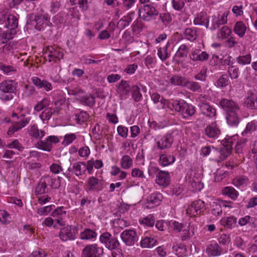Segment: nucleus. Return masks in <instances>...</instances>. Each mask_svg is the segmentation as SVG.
<instances>
[{
	"instance_id": "28",
	"label": "nucleus",
	"mask_w": 257,
	"mask_h": 257,
	"mask_svg": "<svg viewBox=\"0 0 257 257\" xmlns=\"http://www.w3.org/2000/svg\"><path fill=\"white\" fill-rule=\"evenodd\" d=\"M157 243V240L152 236H149L146 234L142 238L140 245L142 247L144 248H151Z\"/></svg>"
},
{
	"instance_id": "49",
	"label": "nucleus",
	"mask_w": 257,
	"mask_h": 257,
	"mask_svg": "<svg viewBox=\"0 0 257 257\" xmlns=\"http://www.w3.org/2000/svg\"><path fill=\"white\" fill-rule=\"evenodd\" d=\"M163 198L162 195L160 193H153L148 197V201L149 203L158 205Z\"/></svg>"
},
{
	"instance_id": "9",
	"label": "nucleus",
	"mask_w": 257,
	"mask_h": 257,
	"mask_svg": "<svg viewBox=\"0 0 257 257\" xmlns=\"http://www.w3.org/2000/svg\"><path fill=\"white\" fill-rule=\"evenodd\" d=\"M157 148L161 150H167L171 148L174 142V136L172 133H167L156 140Z\"/></svg>"
},
{
	"instance_id": "43",
	"label": "nucleus",
	"mask_w": 257,
	"mask_h": 257,
	"mask_svg": "<svg viewBox=\"0 0 257 257\" xmlns=\"http://www.w3.org/2000/svg\"><path fill=\"white\" fill-rule=\"evenodd\" d=\"M120 164L123 169H128L132 167L133 161L132 159L128 155H124L122 157Z\"/></svg>"
},
{
	"instance_id": "47",
	"label": "nucleus",
	"mask_w": 257,
	"mask_h": 257,
	"mask_svg": "<svg viewBox=\"0 0 257 257\" xmlns=\"http://www.w3.org/2000/svg\"><path fill=\"white\" fill-rule=\"evenodd\" d=\"M131 92L132 97L136 102H139L142 99V95L139 86L133 85L131 88Z\"/></svg>"
},
{
	"instance_id": "8",
	"label": "nucleus",
	"mask_w": 257,
	"mask_h": 257,
	"mask_svg": "<svg viewBox=\"0 0 257 257\" xmlns=\"http://www.w3.org/2000/svg\"><path fill=\"white\" fill-rule=\"evenodd\" d=\"M100 242L109 249L112 250L117 248L119 242L117 238L112 236L110 233L105 232L101 234L99 237Z\"/></svg>"
},
{
	"instance_id": "14",
	"label": "nucleus",
	"mask_w": 257,
	"mask_h": 257,
	"mask_svg": "<svg viewBox=\"0 0 257 257\" xmlns=\"http://www.w3.org/2000/svg\"><path fill=\"white\" fill-rule=\"evenodd\" d=\"M124 243L127 245H133L138 240L137 232L132 229L124 230L120 235Z\"/></svg>"
},
{
	"instance_id": "24",
	"label": "nucleus",
	"mask_w": 257,
	"mask_h": 257,
	"mask_svg": "<svg viewBox=\"0 0 257 257\" xmlns=\"http://www.w3.org/2000/svg\"><path fill=\"white\" fill-rule=\"evenodd\" d=\"M43 224L46 226L51 227L53 226L54 228H56L58 227V225L60 226L65 225V222L61 218L53 219L49 217L45 219Z\"/></svg>"
},
{
	"instance_id": "30",
	"label": "nucleus",
	"mask_w": 257,
	"mask_h": 257,
	"mask_svg": "<svg viewBox=\"0 0 257 257\" xmlns=\"http://www.w3.org/2000/svg\"><path fill=\"white\" fill-rule=\"evenodd\" d=\"M47 185L42 177L35 187V194L36 195H43L48 192Z\"/></svg>"
},
{
	"instance_id": "23",
	"label": "nucleus",
	"mask_w": 257,
	"mask_h": 257,
	"mask_svg": "<svg viewBox=\"0 0 257 257\" xmlns=\"http://www.w3.org/2000/svg\"><path fill=\"white\" fill-rule=\"evenodd\" d=\"M76 100L81 104H85L90 107H92L95 103V97L90 94L78 96Z\"/></svg>"
},
{
	"instance_id": "25",
	"label": "nucleus",
	"mask_w": 257,
	"mask_h": 257,
	"mask_svg": "<svg viewBox=\"0 0 257 257\" xmlns=\"http://www.w3.org/2000/svg\"><path fill=\"white\" fill-rule=\"evenodd\" d=\"M18 26V18L13 15H8L4 27L10 30H15Z\"/></svg>"
},
{
	"instance_id": "22",
	"label": "nucleus",
	"mask_w": 257,
	"mask_h": 257,
	"mask_svg": "<svg viewBox=\"0 0 257 257\" xmlns=\"http://www.w3.org/2000/svg\"><path fill=\"white\" fill-rule=\"evenodd\" d=\"M209 17L206 12H201L194 19V24L195 25L205 26L209 28Z\"/></svg>"
},
{
	"instance_id": "36",
	"label": "nucleus",
	"mask_w": 257,
	"mask_h": 257,
	"mask_svg": "<svg viewBox=\"0 0 257 257\" xmlns=\"http://www.w3.org/2000/svg\"><path fill=\"white\" fill-rule=\"evenodd\" d=\"M73 170L76 176L82 175L86 170V165L81 162H75L73 165Z\"/></svg>"
},
{
	"instance_id": "35",
	"label": "nucleus",
	"mask_w": 257,
	"mask_h": 257,
	"mask_svg": "<svg viewBox=\"0 0 257 257\" xmlns=\"http://www.w3.org/2000/svg\"><path fill=\"white\" fill-rule=\"evenodd\" d=\"M44 131L39 130L37 125L34 124L30 127L29 131L30 135L36 139H41L45 135Z\"/></svg>"
},
{
	"instance_id": "2",
	"label": "nucleus",
	"mask_w": 257,
	"mask_h": 257,
	"mask_svg": "<svg viewBox=\"0 0 257 257\" xmlns=\"http://www.w3.org/2000/svg\"><path fill=\"white\" fill-rule=\"evenodd\" d=\"M18 83L11 79H7L0 83V99L4 101L12 100L16 94Z\"/></svg>"
},
{
	"instance_id": "3",
	"label": "nucleus",
	"mask_w": 257,
	"mask_h": 257,
	"mask_svg": "<svg viewBox=\"0 0 257 257\" xmlns=\"http://www.w3.org/2000/svg\"><path fill=\"white\" fill-rule=\"evenodd\" d=\"M172 105L173 109L176 112L180 113L185 119L193 116L196 112L195 107L184 100L175 101L172 103Z\"/></svg>"
},
{
	"instance_id": "17",
	"label": "nucleus",
	"mask_w": 257,
	"mask_h": 257,
	"mask_svg": "<svg viewBox=\"0 0 257 257\" xmlns=\"http://www.w3.org/2000/svg\"><path fill=\"white\" fill-rule=\"evenodd\" d=\"M198 107L201 113L207 117H213L216 115V109L208 103H200Z\"/></svg>"
},
{
	"instance_id": "19",
	"label": "nucleus",
	"mask_w": 257,
	"mask_h": 257,
	"mask_svg": "<svg viewBox=\"0 0 257 257\" xmlns=\"http://www.w3.org/2000/svg\"><path fill=\"white\" fill-rule=\"evenodd\" d=\"M170 174L168 172L160 171L156 176V182L160 186L167 187L170 184Z\"/></svg>"
},
{
	"instance_id": "44",
	"label": "nucleus",
	"mask_w": 257,
	"mask_h": 257,
	"mask_svg": "<svg viewBox=\"0 0 257 257\" xmlns=\"http://www.w3.org/2000/svg\"><path fill=\"white\" fill-rule=\"evenodd\" d=\"M222 193L231 199L235 200L237 198L238 193L232 187L227 186L225 187L222 190Z\"/></svg>"
},
{
	"instance_id": "57",
	"label": "nucleus",
	"mask_w": 257,
	"mask_h": 257,
	"mask_svg": "<svg viewBox=\"0 0 257 257\" xmlns=\"http://www.w3.org/2000/svg\"><path fill=\"white\" fill-rule=\"evenodd\" d=\"M7 147L9 149H17L19 151H22L24 149V147L17 139L14 140L12 142L8 144Z\"/></svg>"
},
{
	"instance_id": "41",
	"label": "nucleus",
	"mask_w": 257,
	"mask_h": 257,
	"mask_svg": "<svg viewBox=\"0 0 257 257\" xmlns=\"http://www.w3.org/2000/svg\"><path fill=\"white\" fill-rule=\"evenodd\" d=\"M139 221L142 225L148 227H153L155 224V218L153 215L149 214L145 217H141Z\"/></svg>"
},
{
	"instance_id": "26",
	"label": "nucleus",
	"mask_w": 257,
	"mask_h": 257,
	"mask_svg": "<svg viewBox=\"0 0 257 257\" xmlns=\"http://www.w3.org/2000/svg\"><path fill=\"white\" fill-rule=\"evenodd\" d=\"M246 106L250 109L257 108V94L252 92L248 93V96L245 101Z\"/></svg>"
},
{
	"instance_id": "20",
	"label": "nucleus",
	"mask_w": 257,
	"mask_h": 257,
	"mask_svg": "<svg viewBox=\"0 0 257 257\" xmlns=\"http://www.w3.org/2000/svg\"><path fill=\"white\" fill-rule=\"evenodd\" d=\"M32 81L39 89H44L46 91H49L53 89V86L50 82L45 80H41L38 77H33Z\"/></svg>"
},
{
	"instance_id": "53",
	"label": "nucleus",
	"mask_w": 257,
	"mask_h": 257,
	"mask_svg": "<svg viewBox=\"0 0 257 257\" xmlns=\"http://www.w3.org/2000/svg\"><path fill=\"white\" fill-rule=\"evenodd\" d=\"M228 73L231 79H237L238 77L239 68L236 66L231 65L228 67Z\"/></svg>"
},
{
	"instance_id": "12",
	"label": "nucleus",
	"mask_w": 257,
	"mask_h": 257,
	"mask_svg": "<svg viewBox=\"0 0 257 257\" xmlns=\"http://www.w3.org/2000/svg\"><path fill=\"white\" fill-rule=\"evenodd\" d=\"M59 142L58 138L55 136H49L45 141H39L36 144V147L43 151L50 152L52 148V143L56 144Z\"/></svg>"
},
{
	"instance_id": "55",
	"label": "nucleus",
	"mask_w": 257,
	"mask_h": 257,
	"mask_svg": "<svg viewBox=\"0 0 257 257\" xmlns=\"http://www.w3.org/2000/svg\"><path fill=\"white\" fill-rule=\"evenodd\" d=\"M76 139V136L75 134L71 133L66 134L64 137V140L62 143L64 146H67L71 144Z\"/></svg>"
},
{
	"instance_id": "31",
	"label": "nucleus",
	"mask_w": 257,
	"mask_h": 257,
	"mask_svg": "<svg viewBox=\"0 0 257 257\" xmlns=\"http://www.w3.org/2000/svg\"><path fill=\"white\" fill-rule=\"evenodd\" d=\"M170 46V43L168 42L164 47L160 48L158 50V57L162 61H166L171 56L170 53L168 50Z\"/></svg>"
},
{
	"instance_id": "34",
	"label": "nucleus",
	"mask_w": 257,
	"mask_h": 257,
	"mask_svg": "<svg viewBox=\"0 0 257 257\" xmlns=\"http://www.w3.org/2000/svg\"><path fill=\"white\" fill-rule=\"evenodd\" d=\"M187 78L180 75L172 76L170 79V83L175 86L185 87Z\"/></svg>"
},
{
	"instance_id": "6",
	"label": "nucleus",
	"mask_w": 257,
	"mask_h": 257,
	"mask_svg": "<svg viewBox=\"0 0 257 257\" xmlns=\"http://www.w3.org/2000/svg\"><path fill=\"white\" fill-rule=\"evenodd\" d=\"M103 253V247L97 244H87L82 249L81 257H100Z\"/></svg>"
},
{
	"instance_id": "4",
	"label": "nucleus",
	"mask_w": 257,
	"mask_h": 257,
	"mask_svg": "<svg viewBox=\"0 0 257 257\" xmlns=\"http://www.w3.org/2000/svg\"><path fill=\"white\" fill-rule=\"evenodd\" d=\"M12 125L9 128L7 134L9 136L12 135L15 132L24 127L29 122L30 119L26 117L25 115H19L13 112L12 115Z\"/></svg>"
},
{
	"instance_id": "37",
	"label": "nucleus",
	"mask_w": 257,
	"mask_h": 257,
	"mask_svg": "<svg viewBox=\"0 0 257 257\" xmlns=\"http://www.w3.org/2000/svg\"><path fill=\"white\" fill-rule=\"evenodd\" d=\"M47 185L49 184L52 189H58L61 186L60 177L56 178H52L49 175L43 176Z\"/></svg>"
},
{
	"instance_id": "54",
	"label": "nucleus",
	"mask_w": 257,
	"mask_h": 257,
	"mask_svg": "<svg viewBox=\"0 0 257 257\" xmlns=\"http://www.w3.org/2000/svg\"><path fill=\"white\" fill-rule=\"evenodd\" d=\"M229 79L227 74H222L217 81V85L218 87H223L228 85Z\"/></svg>"
},
{
	"instance_id": "33",
	"label": "nucleus",
	"mask_w": 257,
	"mask_h": 257,
	"mask_svg": "<svg viewBox=\"0 0 257 257\" xmlns=\"http://www.w3.org/2000/svg\"><path fill=\"white\" fill-rule=\"evenodd\" d=\"M97 233L95 231L89 228H85L80 234L79 237L82 240H92L96 238Z\"/></svg>"
},
{
	"instance_id": "29",
	"label": "nucleus",
	"mask_w": 257,
	"mask_h": 257,
	"mask_svg": "<svg viewBox=\"0 0 257 257\" xmlns=\"http://www.w3.org/2000/svg\"><path fill=\"white\" fill-rule=\"evenodd\" d=\"M175 161V157L168 154L161 155L159 160V164L164 167L169 166L173 164Z\"/></svg>"
},
{
	"instance_id": "38",
	"label": "nucleus",
	"mask_w": 257,
	"mask_h": 257,
	"mask_svg": "<svg viewBox=\"0 0 257 257\" xmlns=\"http://www.w3.org/2000/svg\"><path fill=\"white\" fill-rule=\"evenodd\" d=\"M236 218L234 216H230L222 218L220 222L224 227L232 228L236 225Z\"/></svg>"
},
{
	"instance_id": "60",
	"label": "nucleus",
	"mask_w": 257,
	"mask_h": 257,
	"mask_svg": "<svg viewBox=\"0 0 257 257\" xmlns=\"http://www.w3.org/2000/svg\"><path fill=\"white\" fill-rule=\"evenodd\" d=\"M66 213V211L64 210V207H58L56 209H55L51 213V215L53 217H58V218H61L62 219V216L63 215H65Z\"/></svg>"
},
{
	"instance_id": "21",
	"label": "nucleus",
	"mask_w": 257,
	"mask_h": 257,
	"mask_svg": "<svg viewBox=\"0 0 257 257\" xmlns=\"http://www.w3.org/2000/svg\"><path fill=\"white\" fill-rule=\"evenodd\" d=\"M206 252L209 256H217L222 252V247L217 243H211L206 248Z\"/></svg>"
},
{
	"instance_id": "1",
	"label": "nucleus",
	"mask_w": 257,
	"mask_h": 257,
	"mask_svg": "<svg viewBox=\"0 0 257 257\" xmlns=\"http://www.w3.org/2000/svg\"><path fill=\"white\" fill-rule=\"evenodd\" d=\"M219 105L225 112L227 124L231 127H237L241 119L238 104L232 99L223 98L219 100Z\"/></svg>"
},
{
	"instance_id": "62",
	"label": "nucleus",
	"mask_w": 257,
	"mask_h": 257,
	"mask_svg": "<svg viewBox=\"0 0 257 257\" xmlns=\"http://www.w3.org/2000/svg\"><path fill=\"white\" fill-rule=\"evenodd\" d=\"M247 141V140L246 139H243L242 140H240L237 143L235 146V151L237 153L240 154L243 153V149Z\"/></svg>"
},
{
	"instance_id": "50",
	"label": "nucleus",
	"mask_w": 257,
	"mask_h": 257,
	"mask_svg": "<svg viewBox=\"0 0 257 257\" xmlns=\"http://www.w3.org/2000/svg\"><path fill=\"white\" fill-rule=\"evenodd\" d=\"M36 90L33 86L25 85L23 90V96L30 97L35 93Z\"/></svg>"
},
{
	"instance_id": "40",
	"label": "nucleus",
	"mask_w": 257,
	"mask_h": 257,
	"mask_svg": "<svg viewBox=\"0 0 257 257\" xmlns=\"http://www.w3.org/2000/svg\"><path fill=\"white\" fill-rule=\"evenodd\" d=\"M231 30L227 26H223L220 29L217 34L216 38L218 40H224L227 38L231 34Z\"/></svg>"
},
{
	"instance_id": "11",
	"label": "nucleus",
	"mask_w": 257,
	"mask_h": 257,
	"mask_svg": "<svg viewBox=\"0 0 257 257\" xmlns=\"http://www.w3.org/2000/svg\"><path fill=\"white\" fill-rule=\"evenodd\" d=\"M45 53L48 54L49 62H57L63 58L64 54L60 48L56 46H48L45 48Z\"/></svg>"
},
{
	"instance_id": "61",
	"label": "nucleus",
	"mask_w": 257,
	"mask_h": 257,
	"mask_svg": "<svg viewBox=\"0 0 257 257\" xmlns=\"http://www.w3.org/2000/svg\"><path fill=\"white\" fill-rule=\"evenodd\" d=\"M54 207V205H50L39 208L37 209V213L41 216L46 215L52 210Z\"/></svg>"
},
{
	"instance_id": "63",
	"label": "nucleus",
	"mask_w": 257,
	"mask_h": 257,
	"mask_svg": "<svg viewBox=\"0 0 257 257\" xmlns=\"http://www.w3.org/2000/svg\"><path fill=\"white\" fill-rule=\"evenodd\" d=\"M160 19L165 26L169 24L172 21V17L168 13L160 14Z\"/></svg>"
},
{
	"instance_id": "39",
	"label": "nucleus",
	"mask_w": 257,
	"mask_h": 257,
	"mask_svg": "<svg viewBox=\"0 0 257 257\" xmlns=\"http://www.w3.org/2000/svg\"><path fill=\"white\" fill-rule=\"evenodd\" d=\"M173 250L178 257H185L186 256L187 249L183 244H176L173 246Z\"/></svg>"
},
{
	"instance_id": "10",
	"label": "nucleus",
	"mask_w": 257,
	"mask_h": 257,
	"mask_svg": "<svg viewBox=\"0 0 257 257\" xmlns=\"http://www.w3.org/2000/svg\"><path fill=\"white\" fill-rule=\"evenodd\" d=\"M206 209L205 203L201 200L194 201L188 206L186 209V214L192 217L203 212Z\"/></svg>"
},
{
	"instance_id": "16",
	"label": "nucleus",
	"mask_w": 257,
	"mask_h": 257,
	"mask_svg": "<svg viewBox=\"0 0 257 257\" xmlns=\"http://www.w3.org/2000/svg\"><path fill=\"white\" fill-rule=\"evenodd\" d=\"M50 19L49 15L46 13L35 15L33 18V20L36 23L35 26L36 28L39 30L44 26H50L51 23L50 22Z\"/></svg>"
},
{
	"instance_id": "51",
	"label": "nucleus",
	"mask_w": 257,
	"mask_h": 257,
	"mask_svg": "<svg viewBox=\"0 0 257 257\" xmlns=\"http://www.w3.org/2000/svg\"><path fill=\"white\" fill-rule=\"evenodd\" d=\"M248 181V179L246 176H239L233 179V184L235 186L240 187L247 185Z\"/></svg>"
},
{
	"instance_id": "46",
	"label": "nucleus",
	"mask_w": 257,
	"mask_h": 257,
	"mask_svg": "<svg viewBox=\"0 0 257 257\" xmlns=\"http://www.w3.org/2000/svg\"><path fill=\"white\" fill-rule=\"evenodd\" d=\"M50 100L47 98H44L42 100L38 102L34 106V110L39 112L49 106Z\"/></svg>"
},
{
	"instance_id": "13",
	"label": "nucleus",
	"mask_w": 257,
	"mask_h": 257,
	"mask_svg": "<svg viewBox=\"0 0 257 257\" xmlns=\"http://www.w3.org/2000/svg\"><path fill=\"white\" fill-rule=\"evenodd\" d=\"M78 228L74 225H68L62 228L59 233L60 238L63 241L73 239L75 238Z\"/></svg>"
},
{
	"instance_id": "45",
	"label": "nucleus",
	"mask_w": 257,
	"mask_h": 257,
	"mask_svg": "<svg viewBox=\"0 0 257 257\" xmlns=\"http://www.w3.org/2000/svg\"><path fill=\"white\" fill-rule=\"evenodd\" d=\"M185 38L191 41L196 39L197 37L196 28H186L184 33Z\"/></svg>"
},
{
	"instance_id": "32",
	"label": "nucleus",
	"mask_w": 257,
	"mask_h": 257,
	"mask_svg": "<svg viewBox=\"0 0 257 257\" xmlns=\"http://www.w3.org/2000/svg\"><path fill=\"white\" fill-rule=\"evenodd\" d=\"M188 52V47L185 44H182L179 47L175 57L179 58V60L184 61L187 57Z\"/></svg>"
},
{
	"instance_id": "27",
	"label": "nucleus",
	"mask_w": 257,
	"mask_h": 257,
	"mask_svg": "<svg viewBox=\"0 0 257 257\" xmlns=\"http://www.w3.org/2000/svg\"><path fill=\"white\" fill-rule=\"evenodd\" d=\"M247 30V27L242 21H237L235 23L233 32L240 38H243Z\"/></svg>"
},
{
	"instance_id": "59",
	"label": "nucleus",
	"mask_w": 257,
	"mask_h": 257,
	"mask_svg": "<svg viewBox=\"0 0 257 257\" xmlns=\"http://www.w3.org/2000/svg\"><path fill=\"white\" fill-rule=\"evenodd\" d=\"M0 70L6 74H9L11 72L17 71V69L12 66L5 65L2 63H0Z\"/></svg>"
},
{
	"instance_id": "42",
	"label": "nucleus",
	"mask_w": 257,
	"mask_h": 257,
	"mask_svg": "<svg viewBox=\"0 0 257 257\" xmlns=\"http://www.w3.org/2000/svg\"><path fill=\"white\" fill-rule=\"evenodd\" d=\"M185 87L193 92H201L202 91L201 86L199 83L193 81H189L187 78Z\"/></svg>"
},
{
	"instance_id": "5",
	"label": "nucleus",
	"mask_w": 257,
	"mask_h": 257,
	"mask_svg": "<svg viewBox=\"0 0 257 257\" xmlns=\"http://www.w3.org/2000/svg\"><path fill=\"white\" fill-rule=\"evenodd\" d=\"M105 187L104 181L91 176L87 180L85 190L88 192L98 193Z\"/></svg>"
},
{
	"instance_id": "18",
	"label": "nucleus",
	"mask_w": 257,
	"mask_h": 257,
	"mask_svg": "<svg viewBox=\"0 0 257 257\" xmlns=\"http://www.w3.org/2000/svg\"><path fill=\"white\" fill-rule=\"evenodd\" d=\"M204 133L209 138L217 139L220 134V131L215 123H212L205 127Z\"/></svg>"
},
{
	"instance_id": "64",
	"label": "nucleus",
	"mask_w": 257,
	"mask_h": 257,
	"mask_svg": "<svg viewBox=\"0 0 257 257\" xmlns=\"http://www.w3.org/2000/svg\"><path fill=\"white\" fill-rule=\"evenodd\" d=\"M156 227L159 230H165L168 229L169 227V222L164 220H159L156 224Z\"/></svg>"
},
{
	"instance_id": "52",
	"label": "nucleus",
	"mask_w": 257,
	"mask_h": 257,
	"mask_svg": "<svg viewBox=\"0 0 257 257\" xmlns=\"http://www.w3.org/2000/svg\"><path fill=\"white\" fill-rule=\"evenodd\" d=\"M75 119L79 124L86 122L89 118V114L86 111H81L79 114H76Z\"/></svg>"
},
{
	"instance_id": "15",
	"label": "nucleus",
	"mask_w": 257,
	"mask_h": 257,
	"mask_svg": "<svg viewBox=\"0 0 257 257\" xmlns=\"http://www.w3.org/2000/svg\"><path fill=\"white\" fill-rule=\"evenodd\" d=\"M228 13L224 12L221 16H216L214 15L212 16L211 24L209 28L211 31H214L218 28L221 25L225 24L227 22Z\"/></svg>"
},
{
	"instance_id": "48",
	"label": "nucleus",
	"mask_w": 257,
	"mask_h": 257,
	"mask_svg": "<svg viewBox=\"0 0 257 257\" xmlns=\"http://www.w3.org/2000/svg\"><path fill=\"white\" fill-rule=\"evenodd\" d=\"M236 61L238 64L241 65L249 64L251 61V55L250 54H247L245 55L239 56L236 58Z\"/></svg>"
},
{
	"instance_id": "7",
	"label": "nucleus",
	"mask_w": 257,
	"mask_h": 257,
	"mask_svg": "<svg viewBox=\"0 0 257 257\" xmlns=\"http://www.w3.org/2000/svg\"><path fill=\"white\" fill-rule=\"evenodd\" d=\"M139 16L146 21H151L154 16H158L159 12L151 5H145L139 10Z\"/></svg>"
},
{
	"instance_id": "58",
	"label": "nucleus",
	"mask_w": 257,
	"mask_h": 257,
	"mask_svg": "<svg viewBox=\"0 0 257 257\" xmlns=\"http://www.w3.org/2000/svg\"><path fill=\"white\" fill-rule=\"evenodd\" d=\"M118 88L125 94H127L131 90L128 82L123 80H122L119 83Z\"/></svg>"
},
{
	"instance_id": "56",
	"label": "nucleus",
	"mask_w": 257,
	"mask_h": 257,
	"mask_svg": "<svg viewBox=\"0 0 257 257\" xmlns=\"http://www.w3.org/2000/svg\"><path fill=\"white\" fill-rule=\"evenodd\" d=\"M255 129L256 125L255 122L253 121L249 122L247 124L245 130L242 133V135L243 136H245L248 134H250L253 132Z\"/></svg>"
}]
</instances>
